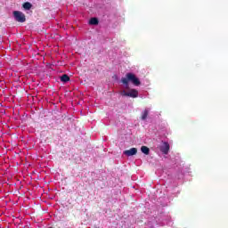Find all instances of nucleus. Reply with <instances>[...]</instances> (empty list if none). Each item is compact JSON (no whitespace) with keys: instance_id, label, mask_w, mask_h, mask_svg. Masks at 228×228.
Segmentation results:
<instances>
[{"instance_id":"obj_5","label":"nucleus","mask_w":228,"mask_h":228,"mask_svg":"<svg viewBox=\"0 0 228 228\" xmlns=\"http://www.w3.org/2000/svg\"><path fill=\"white\" fill-rule=\"evenodd\" d=\"M160 151L163 154H168L170 151V144H168L167 142H163L160 146Z\"/></svg>"},{"instance_id":"obj_7","label":"nucleus","mask_w":228,"mask_h":228,"mask_svg":"<svg viewBox=\"0 0 228 228\" xmlns=\"http://www.w3.org/2000/svg\"><path fill=\"white\" fill-rule=\"evenodd\" d=\"M61 81L62 83H69V81H70V77H69L67 74H64L61 77Z\"/></svg>"},{"instance_id":"obj_1","label":"nucleus","mask_w":228,"mask_h":228,"mask_svg":"<svg viewBox=\"0 0 228 228\" xmlns=\"http://www.w3.org/2000/svg\"><path fill=\"white\" fill-rule=\"evenodd\" d=\"M129 81L134 85V86H140L142 85V82H140V79L136 77V75L134 73H126V77L121 78V83L125 85L126 86H129Z\"/></svg>"},{"instance_id":"obj_4","label":"nucleus","mask_w":228,"mask_h":228,"mask_svg":"<svg viewBox=\"0 0 228 228\" xmlns=\"http://www.w3.org/2000/svg\"><path fill=\"white\" fill-rule=\"evenodd\" d=\"M138 153V149L136 148H131L130 150H126L123 154H125V156L130 157V156H136V154Z\"/></svg>"},{"instance_id":"obj_8","label":"nucleus","mask_w":228,"mask_h":228,"mask_svg":"<svg viewBox=\"0 0 228 228\" xmlns=\"http://www.w3.org/2000/svg\"><path fill=\"white\" fill-rule=\"evenodd\" d=\"M147 117H149V110L145 109L141 116V120H147Z\"/></svg>"},{"instance_id":"obj_6","label":"nucleus","mask_w":228,"mask_h":228,"mask_svg":"<svg viewBox=\"0 0 228 228\" xmlns=\"http://www.w3.org/2000/svg\"><path fill=\"white\" fill-rule=\"evenodd\" d=\"M141 152H142V154H145L146 156H149V154H151V150L147 146H142Z\"/></svg>"},{"instance_id":"obj_3","label":"nucleus","mask_w":228,"mask_h":228,"mask_svg":"<svg viewBox=\"0 0 228 228\" xmlns=\"http://www.w3.org/2000/svg\"><path fill=\"white\" fill-rule=\"evenodd\" d=\"M121 95L123 97H132L133 99H136V97H138V91L136 89H130L128 92L122 91Z\"/></svg>"},{"instance_id":"obj_2","label":"nucleus","mask_w":228,"mask_h":228,"mask_svg":"<svg viewBox=\"0 0 228 228\" xmlns=\"http://www.w3.org/2000/svg\"><path fill=\"white\" fill-rule=\"evenodd\" d=\"M12 13L17 22H26V15L22 12L14 11Z\"/></svg>"},{"instance_id":"obj_10","label":"nucleus","mask_w":228,"mask_h":228,"mask_svg":"<svg viewBox=\"0 0 228 228\" xmlns=\"http://www.w3.org/2000/svg\"><path fill=\"white\" fill-rule=\"evenodd\" d=\"M24 10H31L33 4H31V3L29 2H26L22 4Z\"/></svg>"},{"instance_id":"obj_9","label":"nucleus","mask_w":228,"mask_h":228,"mask_svg":"<svg viewBox=\"0 0 228 228\" xmlns=\"http://www.w3.org/2000/svg\"><path fill=\"white\" fill-rule=\"evenodd\" d=\"M89 24L91 26H97V24H99V19H97V18H91L89 20Z\"/></svg>"}]
</instances>
